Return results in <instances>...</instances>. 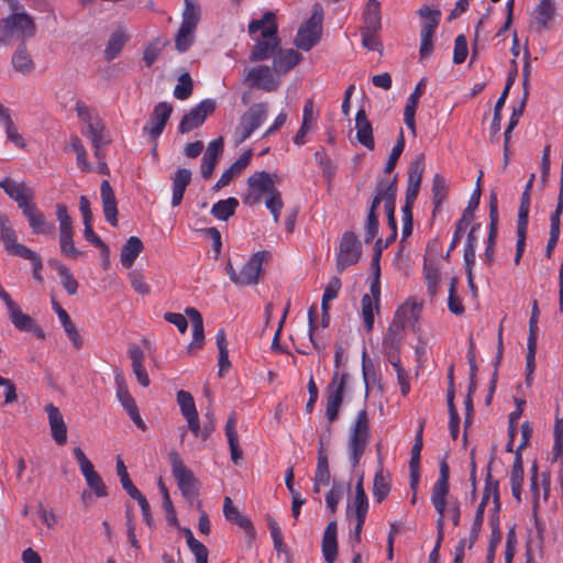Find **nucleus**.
Instances as JSON below:
<instances>
[{"mask_svg":"<svg viewBox=\"0 0 563 563\" xmlns=\"http://www.w3.org/2000/svg\"><path fill=\"white\" fill-rule=\"evenodd\" d=\"M279 181L277 174H271L265 170L255 172L249 176L246 180L247 192L244 197V203L249 206L257 205L262 201L264 196L275 197L280 196V191L276 187V183Z\"/></svg>","mask_w":563,"mask_h":563,"instance_id":"f257e3e1","label":"nucleus"},{"mask_svg":"<svg viewBox=\"0 0 563 563\" xmlns=\"http://www.w3.org/2000/svg\"><path fill=\"white\" fill-rule=\"evenodd\" d=\"M371 437L369 419L365 409L357 413L347 440V452L352 467L355 468L365 453Z\"/></svg>","mask_w":563,"mask_h":563,"instance_id":"f03ea898","label":"nucleus"},{"mask_svg":"<svg viewBox=\"0 0 563 563\" xmlns=\"http://www.w3.org/2000/svg\"><path fill=\"white\" fill-rule=\"evenodd\" d=\"M168 459L173 476L183 497L188 503L192 504L200 489L198 478L195 476L194 472L184 464V461L177 451L172 450L168 453Z\"/></svg>","mask_w":563,"mask_h":563,"instance_id":"7ed1b4c3","label":"nucleus"},{"mask_svg":"<svg viewBox=\"0 0 563 563\" xmlns=\"http://www.w3.org/2000/svg\"><path fill=\"white\" fill-rule=\"evenodd\" d=\"M324 19V11L321 3L316 2L312 5L310 18L300 25L295 45L302 51H310L321 38L322 23Z\"/></svg>","mask_w":563,"mask_h":563,"instance_id":"20e7f679","label":"nucleus"},{"mask_svg":"<svg viewBox=\"0 0 563 563\" xmlns=\"http://www.w3.org/2000/svg\"><path fill=\"white\" fill-rule=\"evenodd\" d=\"M183 21L175 37L176 49L184 53L190 48L195 40V31L200 20V8L191 0H184Z\"/></svg>","mask_w":563,"mask_h":563,"instance_id":"39448f33","label":"nucleus"},{"mask_svg":"<svg viewBox=\"0 0 563 563\" xmlns=\"http://www.w3.org/2000/svg\"><path fill=\"white\" fill-rule=\"evenodd\" d=\"M266 255L267 252L265 251L254 253L243 265L240 272H236L232 263L229 261L225 266V272L229 275L230 280L240 287L256 285L260 282L262 265Z\"/></svg>","mask_w":563,"mask_h":563,"instance_id":"423d86ee","label":"nucleus"},{"mask_svg":"<svg viewBox=\"0 0 563 563\" xmlns=\"http://www.w3.org/2000/svg\"><path fill=\"white\" fill-rule=\"evenodd\" d=\"M268 106L265 102L252 104L246 112L240 118L236 125L235 134L238 142L242 143L247 140L252 133L262 125L267 118Z\"/></svg>","mask_w":563,"mask_h":563,"instance_id":"0eeeda50","label":"nucleus"},{"mask_svg":"<svg viewBox=\"0 0 563 563\" xmlns=\"http://www.w3.org/2000/svg\"><path fill=\"white\" fill-rule=\"evenodd\" d=\"M277 23H271L262 32V38H257L250 54L251 62L266 60L275 56L280 46V40L277 36Z\"/></svg>","mask_w":563,"mask_h":563,"instance_id":"6e6552de","label":"nucleus"},{"mask_svg":"<svg viewBox=\"0 0 563 563\" xmlns=\"http://www.w3.org/2000/svg\"><path fill=\"white\" fill-rule=\"evenodd\" d=\"M362 254V244L356 234L352 231L343 233L340 241L339 253L336 256V271L342 273L349 266L358 262Z\"/></svg>","mask_w":563,"mask_h":563,"instance_id":"1a4fd4ad","label":"nucleus"},{"mask_svg":"<svg viewBox=\"0 0 563 563\" xmlns=\"http://www.w3.org/2000/svg\"><path fill=\"white\" fill-rule=\"evenodd\" d=\"M347 379V374H339L335 372L332 380L327 387V407L325 416L330 423L335 421L339 417L340 407L343 401L344 388Z\"/></svg>","mask_w":563,"mask_h":563,"instance_id":"9d476101","label":"nucleus"},{"mask_svg":"<svg viewBox=\"0 0 563 563\" xmlns=\"http://www.w3.org/2000/svg\"><path fill=\"white\" fill-rule=\"evenodd\" d=\"M216 107L217 103L213 99L202 100L183 117L178 126L179 133L186 134L202 125L207 117L214 112Z\"/></svg>","mask_w":563,"mask_h":563,"instance_id":"9b49d317","label":"nucleus"},{"mask_svg":"<svg viewBox=\"0 0 563 563\" xmlns=\"http://www.w3.org/2000/svg\"><path fill=\"white\" fill-rule=\"evenodd\" d=\"M530 192L523 191L521 195L520 206L518 210V221H517V244H516V254H515V264L518 265L522 258L526 239H527V228H528V218H529V208H530Z\"/></svg>","mask_w":563,"mask_h":563,"instance_id":"f8f14e48","label":"nucleus"},{"mask_svg":"<svg viewBox=\"0 0 563 563\" xmlns=\"http://www.w3.org/2000/svg\"><path fill=\"white\" fill-rule=\"evenodd\" d=\"M0 187L4 190V192L16 202L19 209L21 211L34 202L35 192L34 189L31 188L26 183L21 181L16 183L12 178H4L0 183Z\"/></svg>","mask_w":563,"mask_h":563,"instance_id":"ddd939ff","label":"nucleus"},{"mask_svg":"<svg viewBox=\"0 0 563 563\" xmlns=\"http://www.w3.org/2000/svg\"><path fill=\"white\" fill-rule=\"evenodd\" d=\"M405 329L401 323L391 321L383 339L384 353L390 364H395L397 357H400L399 352L405 338Z\"/></svg>","mask_w":563,"mask_h":563,"instance_id":"4468645a","label":"nucleus"},{"mask_svg":"<svg viewBox=\"0 0 563 563\" xmlns=\"http://www.w3.org/2000/svg\"><path fill=\"white\" fill-rule=\"evenodd\" d=\"M498 233V200L495 190H492L489 195V230L486 242L485 252L483 255L484 261L487 264H492L494 261L495 243Z\"/></svg>","mask_w":563,"mask_h":563,"instance_id":"2eb2a0df","label":"nucleus"},{"mask_svg":"<svg viewBox=\"0 0 563 563\" xmlns=\"http://www.w3.org/2000/svg\"><path fill=\"white\" fill-rule=\"evenodd\" d=\"M0 242L3 243L4 250L11 255L22 257L31 251L27 246L18 243L15 231L11 227L8 217L2 213H0Z\"/></svg>","mask_w":563,"mask_h":563,"instance_id":"dca6fc26","label":"nucleus"},{"mask_svg":"<svg viewBox=\"0 0 563 563\" xmlns=\"http://www.w3.org/2000/svg\"><path fill=\"white\" fill-rule=\"evenodd\" d=\"M173 112V106L167 102L157 103L150 118V122L143 128V131L152 140L157 139L164 131V128Z\"/></svg>","mask_w":563,"mask_h":563,"instance_id":"f3484780","label":"nucleus"},{"mask_svg":"<svg viewBox=\"0 0 563 563\" xmlns=\"http://www.w3.org/2000/svg\"><path fill=\"white\" fill-rule=\"evenodd\" d=\"M22 214L27 219L32 233L53 235L55 233V224L47 221L45 214L32 202L22 210Z\"/></svg>","mask_w":563,"mask_h":563,"instance_id":"a211bd4d","label":"nucleus"},{"mask_svg":"<svg viewBox=\"0 0 563 563\" xmlns=\"http://www.w3.org/2000/svg\"><path fill=\"white\" fill-rule=\"evenodd\" d=\"M245 80L250 81L252 87L258 88L266 92H272L278 89L279 81L273 75L268 66H258L247 71Z\"/></svg>","mask_w":563,"mask_h":563,"instance_id":"6ab92c4d","label":"nucleus"},{"mask_svg":"<svg viewBox=\"0 0 563 563\" xmlns=\"http://www.w3.org/2000/svg\"><path fill=\"white\" fill-rule=\"evenodd\" d=\"M426 420L422 419L419 423V428L417 430L415 437V443L411 448V457L409 461V470H410V488L411 490H418L419 479H420V459H421V450L423 446L422 433Z\"/></svg>","mask_w":563,"mask_h":563,"instance_id":"aec40b11","label":"nucleus"},{"mask_svg":"<svg viewBox=\"0 0 563 563\" xmlns=\"http://www.w3.org/2000/svg\"><path fill=\"white\" fill-rule=\"evenodd\" d=\"M47 415L51 435L58 445H64L67 442V426L60 410L53 404H47L44 407Z\"/></svg>","mask_w":563,"mask_h":563,"instance_id":"412c9836","label":"nucleus"},{"mask_svg":"<svg viewBox=\"0 0 563 563\" xmlns=\"http://www.w3.org/2000/svg\"><path fill=\"white\" fill-rule=\"evenodd\" d=\"M185 313L192 325V341L187 347V353L194 354L196 351L201 350L205 344L203 319L201 313L192 307L186 308Z\"/></svg>","mask_w":563,"mask_h":563,"instance_id":"4be33fe9","label":"nucleus"},{"mask_svg":"<svg viewBox=\"0 0 563 563\" xmlns=\"http://www.w3.org/2000/svg\"><path fill=\"white\" fill-rule=\"evenodd\" d=\"M223 152V139L220 136L208 144L207 151L201 158V177L209 179L212 176L219 157Z\"/></svg>","mask_w":563,"mask_h":563,"instance_id":"5701e85b","label":"nucleus"},{"mask_svg":"<svg viewBox=\"0 0 563 563\" xmlns=\"http://www.w3.org/2000/svg\"><path fill=\"white\" fill-rule=\"evenodd\" d=\"M102 209L106 220L112 225L118 227V207L114 191L108 180H103L100 186Z\"/></svg>","mask_w":563,"mask_h":563,"instance_id":"b1692460","label":"nucleus"},{"mask_svg":"<svg viewBox=\"0 0 563 563\" xmlns=\"http://www.w3.org/2000/svg\"><path fill=\"white\" fill-rule=\"evenodd\" d=\"M338 526L336 521H330L322 537V554L327 563H334L338 556Z\"/></svg>","mask_w":563,"mask_h":563,"instance_id":"393cba45","label":"nucleus"},{"mask_svg":"<svg viewBox=\"0 0 563 563\" xmlns=\"http://www.w3.org/2000/svg\"><path fill=\"white\" fill-rule=\"evenodd\" d=\"M223 514L227 520L238 525L241 529H243L250 539L255 537V530L252 521L243 516L235 506H233L230 497L224 498Z\"/></svg>","mask_w":563,"mask_h":563,"instance_id":"a878e982","label":"nucleus"},{"mask_svg":"<svg viewBox=\"0 0 563 563\" xmlns=\"http://www.w3.org/2000/svg\"><path fill=\"white\" fill-rule=\"evenodd\" d=\"M356 139L368 150H374L375 143L373 137L372 123L368 121L364 109H360L355 117Z\"/></svg>","mask_w":563,"mask_h":563,"instance_id":"bb28decb","label":"nucleus"},{"mask_svg":"<svg viewBox=\"0 0 563 563\" xmlns=\"http://www.w3.org/2000/svg\"><path fill=\"white\" fill-rule=\"evenodd\" d=\"M301 59V54L297 51L289 49H277L274 56L273 67L277 74H286L292 69Z\"/></svg>","mask_w":563,"mask_h":563,"instance_id":"cd10ccee","label":"nucleus"},{"mask_svg":"<svg viewBox=\"0 0 563 563\" xmlns=\"http://www.w3.org/2000/svg\"><path fill=\"white\" fill-rule=\"evenodd\" d=\"M52 302H53V307L58 316V319H59L68 339L71 341L73 345L77 350L81 349L84 341H82L76 325L73 323L69 314L66 312L65 309H63L60 307V305L56 300H53Z\"/></svg>","mask_w":563,"mask_h":563,"instance_id":"c85d7f7f","label":"nucleus"},{"mask_svg":"<svg viewBox=\"0 0 563 563\" xmlns=\"http://www.w3.org/2000/svg\"><path fill=\"white\" fill-rule=\"evenodd\" d=\"M172 180H173L172 206L177 207L181 203L185 190L191 181V172L187 168H179L172 177Z\"/></svg>","mask_w":563,"mask_h":563,"instance_id":"c756f323","label":"nucleus"},{"mask_svg":"<svg viewBox=\"0 0 563 563\" xmlns=\"http://www.w3.org/2000/svg\"><path fill=\"white\" fill-rule=\"evenodd\" d=\"M363 26L361 30L382 29L380 3L378 0H368L363 12Z\"/></svg>","mask_w":563,"mask_h":563,"instance_id":"7c9ffc66","label":"nucleus"},{"mask_svg":"<svg viewBox=\"0 0 563 563\" xmlns=\"http://www.w3.org/2000/svg\"><path fill=\"white\" fill-rule=\"evenodd\" d=\"M129 41V34L125 32L123 27H118L111 35L108 41V44L104 49V58L110 62L119 56L122 48Z\"/></svg>","mask_w":563,"mask_h":563,"instance_id":"2f4dec72","label":"nucleus"},{"mask_svg":"<svg viewBox=\"0 0 563 563\" xmlns=\"http://www.w3.org/2000/svg\"><path fill=\"white\" fill-rule=\"evenodd\" d=\"M144 245L140 238L131 236L121 249L120 261L125 268H130L140 253L143 251Z\"/></svg>","mask_w":563,"mask_h":563,"instance_id":"473e14b6","label":"nucleus"},{"mask_svg":"<svg viewBox=\"0 0 563 563\" xmlns=\"http://www.w3.org/2000/svg\"><path fill=\"white\" fill-rule=\"evenodd\" d=\"M536 30L541 33L549 27V23L555 15V5L553 0H541L536 8Z\"/></svg>","mask_w":563,"mask_h":563,"instance_id":"72a5a7b5","label":"nucleus"},{"mask_svg":"<svg viewBox=\"0 0 563 563\" xmlns=\"http://www.w3.org/2000/svg\"><path fill=\"white\" fill-rule=\"evenodd\" d=\"M12 66L16 71L23 75L30 74L35 67L34 62L26 48V44L23 41L18 46L12 56Z\"/></svg>","mask_w":563,"mask_h":563,"instance_id":"f704fd0d","label":"nucleus"},{"mask_svg":"<svg viewBox=\"0 0 563 563\" xmlns=\"http://www.w3.org/2000/svg\"><path fill=\"white\" fill-rule=\"evenodd\" d=\"M13 27H15L16 35L22 38H29L34 36L36 26L33 19L26 13H13L10 15Z\"/></svg>","mask_w":563,"mask_h":563,"instance_id":"c9c22d12","label":"nucleus"},{"mask_svg":"<svg viewBox=\"0 0 563 563\" xmlns=\"http://www.w3.org/2000/svg\"><path fill=\"white\" fill-rule=\"evenodd\" d=\"M390 490V476L384 474L382 461H378V470L374 476L373 495L377 503H382Z\"/></svg>","mask_w":563,"mask_h":563,"instance_id":"e433bc0d","label":"nucleus"},{"mask_svg":"<svg viewBox=\"0 0 563 563\" xmlns=\"http://www.w3.org/2000/svg\"><path fill=\"white\" fill-rule=\"evenodd\" d=\"M523 482V463L522 455L519 452H515V461L510 474L511 492L512 496L520 501L521 500V485Z\"/></svg>","mask_w":563,"mask_h":563,"instance_id":"4c0bfd02","label":"nucleus"},{"mask_svg":"<svg viewBox=\"0 0 563 563\" xmlns=\"http://www.w3.org/2000/svg\"><path fill=\"white\" fill-rule=\"evenodd\" d=\"M363 474L360 476L358 481L355 485V497L353 501V506L347 505V516L350 515L351 508H353L355 516H365L368 511V499L366 493L363 487Z\"/></svg>","mask_w":563,"mask_h":563,"instance_id":"58836bf2","label":"nucleus"},{"mask_svg":"<svg viewBox=\"0 0 563 563\" xmlns=\"http://www.w3.org/2000/svg\"><path fill=\"white\" fill-rule=\"evenodd\" d=\"M448 194L449 188L444 177H442L440 174H435L432 180L433 217L435 216L437 212L440 211L441 205L446 199Z\"/></svg>","mask_w":563,"mask_h":563,"instance_id":"ea45409f","label":"nucleus"},{"mask_svg":"<svg viewBox=\"0 0 563 563\" xmlns=\"http://www.w3.org/2000/svg\"><path fill=\"white\" fill-rule=\"evenodd\" d=\"M239 207V200L234 197H230L224 200H219L211 208V214L218 220L227 221L230 217L235 213Z\"/></svg>","mask_w":563,"mask_h":563,"instance_id":"a19ab883","label":"nucleus"},{"mask_svg":"<svg viewBox=\"0 0 563 563\" xmlns=\"http://www.w3.org/2000/svg\"><path fill=\"white\" fill-rule=\"evenodd\" d=\"M449 493L432 490L431 503L439 514V518L437 520V531L440 534V540H443V529H444V515L446 507V497Z\"/></svg>","mask_w":563,"mask_h":563,"instance_id":"79ce46f5","label":"nucleus"},{"mask_svg":"<svg viewBox=\"0 0 563 563\" xmlns=\"http://www.w3.org/2000/svg\"><path fill=\"white\" fill-rule=\"evenodd\" d=\"M418 15L422 19L423 25L421 32H429L434 34L441 19V11L439 9H431L428 5H422L418 10Z\"/></svg>","mask_w":563,"mask_h":563,"instance_id":"37998d69","label":"nucleus"},{"mask_svg":"<svg viewBox=\"0 0 563 563\" xmlns=\"http://www.w3.org/2000/svg\"><path fill=\"white\" fill-rule=\"evenodd\" d=\"M419 310L420 308L418 305L409 303L407 301L397 309L393 321L401 323V325L406 328L408 324L415 322L418 319Z\"/></svg>","mask_w":563,"mask_h":563,"instance_id":"c03bdc74","label":"nucleus"},{"mask_svg":"<svg viewBox=\"0 0 563 563\" xmlns=\"http://www.w3.org/2000/svg\"><path fill=\"white\" fill-rule=\"evenodd\" d=\"M252 155V150H249L244 152L233 164H231V166L221 175L222 183H228L229 185L232 179L250 164Z\"/></svg>","mask_w":563,"mask_h":563,"instance_id":"a18cd8bd","label":"nucleus"},{"mask_svg":"<svg viewBox=\"0 0 563 563\" xmlns=\"http://www.w3.org/2000/svg\"><path fill=\"white\" fill-rule=\"evenodd\" d=\"M0 122L4 125L7 139L11 141L15 146L23 148L25 146V142L14 125L9 110L0 115Z\"/></svg>","mask_w":563,"mask_h":563,"instance_id":"49530a36","label":"nucleus"},{"mask_svg":"<svg viewBox=\"0 0 563 563\" xmlns=\"http://www.w3.org/2000/svg\"><path fill=\"white\" fill-rule=\"evenodd\" d=\"M216 339L219 350V375L222 376L223 372L228 371L231 366L227 347V336L223 329L218 330Z\"/></svg>","mask_w":563,"mask_h":563,"instance_id":"de8ad7c7","label":"nucleus"},{"mask_svg":"<svg viewBox=\"0 0 563 563\" xmlns=\"http://www.w3.org/2000/svg\"><path fill=\"white\" fill-rule=\"evenodd\" d=\"M424 170L423 155H419L413 159L408 167V185L420 187L422 181V174Z\"/></svg>","mask_w":563,"mask_h":563,"instance_id":"09e8293b","label":"nucleus"},{"mask_svg":"<svg viewBox=\"0 0 563 563\" xmlns=\"http://www.w3.org/2000/svg\"><path fill=\"white\" fill-rule=\"evenodd\" d=\"M194 82L189 73L179 76L178 82L174 89V96L178 100H186L192 95Z\"/></svg>","mask_w":563,"mask_h":563,"instance_id":"8fccbe9b","label":"nucleus"},{"mask_svg":"<svg viewBox=\"0 0 563 563\" xmlns=\"http://www.w3.org/2000/svg\"><path fill=\"white\" fill-rule=\"evenodd\" d=\"M104 124L98 117H96V123L87 128V135L91 140L92 146L108 145L110 143V140L104 135Z\"/></svg>","mask_w":563,"mask_h":563,"instance_id":"3c124183","label":"nucleus"},{"mask_svg":"<svg viewBox=\"0 0 563 563\" xmlns=\"http://www.w3.org/2000/svg\"><path fill=\"white\" fill-rule=\"evenodd\" d=\"M11 322L20 331H27L32 329V324L35 322L29 314L23 313L18 305L14 308L8 310Z\"/></svg>","mask_w":563,"mask_h":563,"instance_id":"603ef678","label":"nucleus"},{"mask_svg":"<svg viewBox=\"0 0 563 563\" xmlns=\"http://www.w3.org/2000/svg\"><path fill=\"white\" fill-rule=\"evenodd\" d=\"M376 192L383 201H396L397 175L390 181L380 179L377 181Z\"/></svg>","mask_w":563,"mask_h":563,"instance_id":"864d4df0","label":"nucleus"},{"mask_svg":"<svg viewBox=\"0 0 563 563\" xmlns=\"http://www.w3.org/2000/svg\"><path fill=\"white\" fill-rule=\"evenodd\" d=\"M176 400L183 417L192 416L194 413L198 412L194 397L189 391L183 389L178 390Z\"/></svg>","mask_w":563,"mask_h":563,"instance_id":"5fc2aeb1","label":"nucleus"},{"mask_svg":"<svg viewBox=\"0 0 563 563\" xmlns=\"http://www.w3.org/2000/svg\"><path fill=\"white\" fill-rule=\"evenodd\" d=\"M313 481L322 483L324 486H327L330 482V470L325 450H321L320 454L318 455Z\"/></svg>","mask_w":563,"mask_h":563,"instance_id":"6e6d98bb","label":"nucleus"},{"mask_svg":"<svg viewBox=\"0 0 563 563\" xmlns=\"http://www.w3.org/2000/svg\"><path fill=\"white\" fill-rule=\"evenodd\" d=\"M361 303L365 329L367 332H371L374 327L375 301L372 299L371 295L366 294L362 297Z\"/></svg>","mask_w":563,"mask_h":563,"instance_id":"4d7b16f0","label":"nucleus"},{"mask_svg":"<svg viewBox=\"0 0 563 563\" xmlns=\"http://www.w3.org/2000/svg\"><path fill=\"white\" fill-rule=\"evenodd\" d=\"M404 148H405L404 131H402V129H400L399 137H398L395 146L391 148L388 161L384 168V173L390 174L394 170L401 153L404 152Z\"/></svg>","mask_w":563,"mask_h":563,"instance_id":"13d9d810","label":"nucleus"},{"mask_svg":"<svg viewBox=\"0 0 563 563\" xmlns=\"http://www.w3.org/2000/svg\"><path fill=\"white\" fill-rule=\"evenodd\" d=\"M73 234L74 233L59 234L60 252L66 257L78 258L84 255V252L75 247Z\"/></svg>","mask_w":563,"mask_h":563,"instance_id":"bf43d9fd","label":"nucleus"},{"mask_svg":"<svg viewBox=\"0 0 563 563\" xmlns=\"http://www.w3.org/2000/svg\"><path fill=\"white\" fill-rule=\"evenodd\" d=\"M115 380L118 384L117 396L123 408L128 411L137 407L134 398L129 393L126 385L123 383L122 377L117 375Z\"/></svg>","mask_w":563,"mask_h":563,"instance_id":"052dcab7","label":"nucleus"},{"mask_svg":"<svg viewBox=\"0 0 563 563\" xmlns=\"http://www.w3.org/2000/svg\"><path fill=\"white\" fill-rule=\"evenodd\" d=\"M494 462V456H492L490 461L487 465V472L485 477V488L483 494H487V496L493 498V501H497V498L500 497L499 494V482L494 479L492 476V464Z\"/></svg>","mask_w":563,"mask_h":563,"instance_id":"680f3d73","label":"nucleus"},{"mask_svg":"<svg viewBox=\"0 0 563 563\" xmlns=\"http://www.w3.org/2000/svg\"><path fill=\"white\" fill-rule=\"evenodd\" d=\"M16 35L15 27H13V22L10 18H4L0 20V45H8L12 43Z\"/></svg>","mask_w":563,"mask_h":563,"instance_id":"e2e57ef3","label":"nucleus"},{"mask_svg":"<svg viewBox=\"0 0 563 563\" xmlns=\"http://www.w3.org/2000/svg\"><path fill=\"white\" fill-rule=\"evenodd\" d=\"M377 30H361L362 44L368 51L383 52V44L377 37Z\"/></svg>","mask_w":563,"mask_h":563,"instance_id":"0e129e2a","label":"nucleus"},{"mask_svg":"<svg viewBox=\"0 0 563 563\" xmlns=\"http://www.w3.org/2000/svg\"><path fill=\"white\" fill-rule=\"evenodd\" d=\"M456 285H457L456 278H452L451 283H450V288H449L448 307L452 313L459 316L464 312V307L461 302V299L456 295Z\"/></svg>","mask_w":563,"mask_h":563,"instance_id":"69168bd1","label":"nucleus"},{"mask_svg":"<svg viewBox=\"0 0 563 563\" xmlns=\"http://www.w3.org/2000/svg\"><path fill=\"white\" fill-rule=\"evenodd\" d=\"M56 216L59 221V234L74 233L71 218L65 205L58 203L56 206Z\"/></svg>","mask_w":563,"mask_h":563,"instance_id":"338daca9","label":"nucleus"},{"mask_svg":"<svg viewBox=\"0 0 563 563\" xmlns=\"http://www.w3.org/2000/svg\"><path fill=\"white\" fill-rule=\"evenodd\" d=\"M467 40L465 35L460 34L456 36L454 42L453 63L462 64L467 57Z\"/></svg>","mask_w":563,"mask_h":563,"instance_id":"774afa93","label":"nucleus"}]
</instances>
